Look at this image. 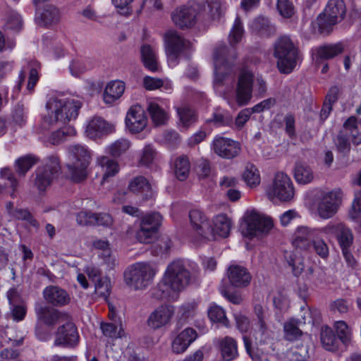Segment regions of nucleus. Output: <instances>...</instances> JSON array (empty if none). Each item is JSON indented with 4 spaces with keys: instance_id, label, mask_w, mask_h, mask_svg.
Listing matches in <instances>:
<instances>
[{
    "instance_id": "obj_25",
    "label": "nucleus",
    "mask_w": 361,
    "mask_h": 361,
    "mask_svg": "<svg viewBox=\"0 0 361 361\" xmlns=\"http://www.w3.org/2000/svg\"><path fill=\"white\" fill-rule=\"evenodd\" d=\"M43 296L47 303L56 307L66 305L71 301L69 294L64 289L56 286L46 287L43 290Z\"/></svg>"
},
{
    "instance_id": "obj_31",
    "label": "nucleus",
    "mask_w": 361,
    "mask_h": 361,
    "mask_svg": "<svg viewBox=\"0 0 361 361\" xmlns=\"http://www.w3.org/2000/svg\"><path fill=\"white\" fill-rule=\"evenodd\" d=\"M125 90V84L122 81L115 80L110 82L104 92V101L106 104H112L120 98Z\"/></svg>"
},
{
    "instance_id": "obj_54",
    "label": "nucleus",
    "mask_w": 361,
    "mask_h": 361,
    "mask_svg": "<svg viewBox=\"0 0 361 361\" xmlns=\"http://www.w3.org/2000/svg\"><path fill=\"white\" fill-rule=\"evenodd\" d=\"M95 293L106 299L111 293V283L108 277H99L95 282Z\"/></svg>"
},
{
    "instance_id": "obj_56",
    "label": "nucleus",
    "mask_w": 361,
    "mask_h": 361,
    "mask_svg": "<svg viewBox=\"0 0 361 361\" xmlns=\"http://www.w3.org/2000/svg\"><path fill=\"white\" fill-rule=\"evenodd\" d=\"M335 144L340 152L343 154L348 153L350 149L348 133H345L343 130L340 131L335 140Z\"/></svg>"
},
{
    "instance_id": "obj_7",
    "label": "nucleus",
    "mask_w": 361,
    "mask_h": 361,
    "mask_svg": "<svg viewBox=\"0 0 361 361\" xmlns=\"http://www.w3.org/2000/svg\"><path fill=\"white\" fill-rule=\"evenodd\" d=\"M61 170L57 157H49L46 163L35 171L33 185L39 192H44L49 187L53 180L56 178Z\"/></svg>"
},
{
    "instance_id": "obj_50",
    "label": "nucleus",
    "mask_w": 361,
    "mask_h": 361,
    "mask_svg": "<svg viewBox=\"0 0 361 361\" xmlns=\"http://www.w3.org/2000/svg\"><path fill=\"white\" fill-rule=\"evenodd\" d=\"M177 113L179 116L180 122L185 128H188L196 121L197 118L195 111L189 107H178L177 109Z\"/></svg>"
},
{
    "instance_id": "obj_29",
    "label": "nucleus",
    "mask_w": 361,
    "mask_h": 361,
    "mask_svg": "<svg viewBox=\"0 0 361 361\" xmlns=\"http://www.w3.org/2000/svg\"><path fill=\"white\" fill-rule=\"evenodd\" d=\"M19 287L10 288L7 292V298L11 305V314L13 320L19 322L23 319V298Z\"/></svg>"
},
{
    "instance_id": "obj_8",
    "label": "nucleus",
    "mask_w": 361,
    "mask_h": 361,
    "mask_svg": "<svg viewBox=\"0 0 361 361\" xmlns=\"http://www.w3.org/2000/svg\"><path fill=\"white\" fill-rule=\"evenodd\" d=\"M271 312L267 304H253V316L255 328L254 336L259 343H266L271 338V331L269 326Z\"/></svg>"
},
{
    "instance_id": "obj_5",
    "label": "nucleus",
    "mask_w": 361,
    "mask_h": 361,
    "mask_svg": "<svg viewBox=\"0 0 361 361\" xmlns=\"http://www.w3.org/2000/svg\"><path fill=\"white\" fill-rule=\"evenodd\" d=\"M274 55L278 59L279 71L285 74L293 71L299 59L298 49L288 36H282L276 41Z\"/></svg>"
},
{
    "instance_id": "obj_13",
    "label": "nucleus",
    "mask_w": 361,
    "mask_h": 361,
    "mask_svg": "<svg viewBox=\"0 0 361 361\" xmlns=\"http://www.w3.org/2000/svg\"><path fill=\"white\" fill-rule=\"evenodd\" d=\"M166 52L170 63L176 62L180 54L190 49L191 44L180 36L176 31L169 30L165 34Z\"/></svg>"
},
{
    "instance_id": "obj_46",
    "label": "nucleus",
    "mask_w": 361,
    "mask_h": 361,
    "mask_svg": "<svg viewBox=\"0 0 361 361\" xmlns=\"http://www.w3.org/2000/svg\"><path fill=\"white\" fill-rule=\"evenodd\" d=\"M98 162L104 171L102 178L103 180H106L108 178L115 176L118 172V164L107 157H100L98 159Z\"/></svg>"
},
{
    "instance_id": "obj_47",
    "label": "nucleus",
    "mask_w": 361,
    "mask_h": 361,
    "mask_svg": "<svg viewBox=\"0 0 361 361\" xmlns=\"http://www.w3.org/2000/svg\"><path fill=\"white\" fill-rule=\"evenodd\" d=\"M100 329L103 335L110 338H122L125 335L121 324L118 325L114 323H101Z\"/></svg>"
},
{
    "instance_id": "obj_4",
    "label": "nucleus",
    "mask_w": 361,
    "mask_h": 361,
    "mask_svg": "<svg viewBox=\"0 0 361 361\" xmlns=\"http://www.w3.org/2000/svg\"><path fill=\"white\" fill-rule=\"evenodd\" d=\"M68 161L66 167L71 180L81 183L87 178V168L92 157L90 150L84 145L76 144L68 147Z\"/></svg>"
},
{
    "instance_id": "obj_15",
    "label": "nucleus",
    "mask_w": 361,
    "mask_h": 361,
    "mask_svg": "<svg viewBox=\"0 0 361 361\" xmlns=\"http://www.w3.org/2000/svg\"><path fill=\"white\" fill-rule=\"evenodd\" d=\"M273 226L270 219L265 218L256 212H252L246 218L243 233L249 238L258 237L267 233Z\"/></svg>"
},
{
    "instance_id": "obj_22",
    "label": "nucleus",
    "mask_w": 361,
    "mask_h": 361,
    "mask_svg": "<svg viewBox=\"0 0 361 361\" xmlns=\"http://www.w3.org/2000/svg\"><path fill=\"white\" fill-rule=\"evenodd\" d=\"M61 19V12L54 5L47 4L42 10L36 13L35 21L40 27L51 28L59 23Z\"/></svg>"
},
{
    "instance_id": "obj_27",
    "label": "nucleus",
    "mask_w": 361,
    "mask_h": 361,
    "mask_svg": "<svg viewBox=\"0 0 361 361\" xmlns=\"http://www.w3.org/2000/svg\"><path fill=\"white\" fill-rule=\"evenodd\" d=\"M227 274L231 284L236 288H244L250 283L251 274L244 267L230 266Z\"/></svg>"
},
{
    "instance_id": "obj_10",
    "label": "nucleus",
    "mask_w": 361,
    "mask_h": 361,
    "mask_svg": "<svg viewBox=\"0 0 361 361\" xmlns=\"http://www.w3.org/2000/svg\"><path fill=\"white\" fill-rule=\"evenodd\" d=\"M270 197H276L281 202H289L294 197V188L290 177L283 173H277L272 185L267 189Z\"/></svg>"
},
{
    "instance_id": "obj_3",
    "label": "nucleus",
    "mask_w": 361,
    "mask_h": 361,
    "mask_svg": "<svg viewBox=\"0 0 361 361\" xmlns=\"http://www.w3.org/2000/svg\"><path fill=\"white\" fill-rule=\"evenodd\" d=\"M243 35V22L240 18L237 16L228 35V42L231 47L222 44H219L214 49L213 60L214 83L216 85H220L226 76L231 71L234 62L237 59V53L234 46L240 42Z\"/></svg>"
},
{
    "instance_id": "obj_9",
    "label": "nucleus",
    "mask_w": 361,
    "mask_h": 361,
    "mask_svg": "<svg viewBox=\"0 0 361 361\" xmlns=\"http://www.w3.org/2000/svg\"><path fill=\"white\" fill-rule=\"evenodd\" d=\"M345 13V4L343 0H329L323 13L317 18L320 30H328L329 27L343 20Z\"/></svg>"
},
{
    "instance_id": "obj_28",
    "label": "nucleus",
    "mask_w": 361,
    "mask_h": 361,
    "mask_svg": "<svg viewBox=\"0 0 361 361\" xmlns=\"http://www.w3.org/2000/svg\"><path fill=\"white\" fill-rule=\"evenodd\" d=\"M38 317L47 326L63 323L69 319L67 314L50 307H40L38 311Z\"/></svg>"
},
{
    "instance_id": "obj_17",
    "label": "nucleus",
    "mask_w": 361,
    "mask_h": 361,
    "mask_svg": "<svg viewBox=\"0 0 361 361\" xmlns=\"http://www.w3.org/2000/svg\"><path fill=\"white\" fill-rule=\"evenodd\" d=\"M252 85L253 74L247 69H242L238 76L235 91L238 105L244 106L248 104L252 98Z\"/></svg>"
},
{
    "instance_id": "obj_57",
    "label": "nucleus",
    "mask_w": 361,
    "mask_h": 361,
    "mask_svg": "<svg viewBox=\"0 0 361 361\" xmlns=\"http://www.w3.org/2000/svg\"><path fill=\"white\" fill-rule=\"evenodd\" d=\"M277 9L284 18H290L294 13V6L290 0H278Z\"/></svg>"
},
{
    "instance_id": "obj_59",
    "label": "nucleus",
    "mask_w": 361,
    "mask_h": 361,
    "mask_svg": "<svg viewBox=\"0 0 361 361\" xmlns=\"http://www.w3.org/2000/svg\"><path fill=\"white\" fill-rule=\"evenodd\" d=\"M207 122H213L217 126H224L231 125L233 123V119L228 114L215 112L213 114L212 118L207 120Z\"/></svg>"
},
{
    "instance_id": "obj_34",
    "label": "nucleus",
    "mask_w": 361,
    "mask_h": 361,
    "mask_svg": "<svg viewBox=\"0 0 361 361\" xmlns=\"http://www.w3.org/2000/svg\"><path fill=\"white\" fill-rule=\"evenodd\" d=\"M294 177L299 184L305 185L313 180L314 172L307 164L297 162L294 168Z\"/></svg>"
},
{
    "instance_id": "obj_61",
    "label": "nucleus",
    "mask_w": 361,
    "mask_h": 361,
    "mask_svg": "<svg viewBox=\"0 0 361 361\" xmlns=\"http://www.w3.org/2000/svg\"><path fill=\"white\" fill-rule=\"evenodd\" d=\"M39 67V64L38 63H35L34 66L32 67L30 70L28 82L27 85V91L31 94L34 87L36 85L37 82L39 80V75L37 68Z\"/></svg>"
},
{
    "instance_id": "obj_12",
    "label": "nucleus",
    "mask_w": 361,
    "mask_h": 361,
    "mask_svg": "<svg viewBox=\"0 0 361 361\" xmlns=\"http://www.w3.org/2000/svg\"><path fill=\"white\" fill-rule=\"evenodd\" d=\"M175 312V306L166 303L161 304L149 314L146 321L147 326L153 331L166 327L171 323Z\"/></svg>"
},
{
    "instance_id": "obj_43",
    "label": "nucleus",
    "mask_w": 361,
    "mask_h": 361,
    "mask_svg": "<svg viewBox=\"0 0 361 361\" xmlns=\"http://www.w3.org/2000/svg\"><path fill=\"white\" fill-rule=\"evenodd\" d=\"M94 65L90 59H74L69 65V71L72 75L78 77L92 69Z\"/></svg>"
},
{
    "instance_id": "obj_64",
    "label": "nucleus",
    "mask_w": 361,
    "mask_h": 361,
    "mask_svg": "<svg viewBox=\"0 0 361 361\" xmlns=\"http://www.w3.org/2000/svg\"><path fill=\"white\" fill-rule=\"evenodd\" d=\"M156 152L154 149L151 145H147L143 149L142 154L141 157L140 161L144 165L150 164L154 157H155Z\"/></svg>"
},
{
    "instance_id": "obj_21",
    "label": "nucleus",
    "mask_w": 361,
    "mask_h": 361,
    "mask_svg": "<svg viewBox=\"0 0 361 361\" xmlns=\"http://www.w3.org/2000/svg\"><path fill=\"white\" fill-rule=\"evenodd\" d=\"M114 130L115 127L113 124L106 122L101 117L95 116L89 121L85 134L89 138L96 140L111 134Z\"/></svg>"
},
{
    "instance_id": "obj_41",
    "label": "nucleus",
    "mask_w": 361,
    "mask_h": 361,
    "mask_svg": "<svg viewBox=\"0 0 361 361\" xmlns=\"http://www.w3.org/2000/svg\"><path fill=\"white\" fill-rule=\"evenodd\" d=\"M221 351L224 360H233L238 355L236 341L231 337H225L221 342Z\"/></svg>"
},
{
    "instance_id": "obj_14",
    "label": "nucleus",
    "mask_w": 361,
    "mask_h": 361,
    "mask_svg": "<svg viewBox=\"0 0 361 361\" xmlns=\"http://www.w3.org/2000/svg\"><path fill=\"white\" fill-rule=\"evenodd\" d=\"M80 336L75 324L68 319L60 325L56 334L54 345L65 348H74L78 345Z\"/></svg>"
},
{
    "instance_id": "obj_37",
    "label": "nucleus",
    "mask_w": 361,
    "mask_h": 361,
    "mask_svg": "<svg viewBox=\"0 0 361 361\" xmlns=\"http://www.w3.org/2000/svg\"><path fill=\"white\" fill-rule=\"evenodd\" d=\"M343 130L345 133H348V137L351 138L353 144L361 143V126H358L355 116H351L345 121Z\"/></svg>"
},
{
    "instance_id": "obj_48",
    "label": "nucleus",
    "mask_w": 361,
    "mask_h": 361,
    "mask_svg": "<svg viewBox=\"0 0 361 361\" xmlns=\"http://www.w3.org/2000/svg\"><path fill=\"white\" fill-rule=\"evenodd\" d=\"M245 182L250 188L258 185L260 183V176L258 169L253 164H248L243 174Z\"/></svg>"
},
{
    "instance_id": "obj_36",
    "label": "nucleus",
    "mask_w": 361,
    "mask_h": 361,
    "mask_svg": "<svg viewBox=\"0 0 361 361\" xmlns=\"http://www.w3.org/2000/svg\"><path fill=\"white\" fill-rule=\"evenodd\" d=\"M23 26L21 15L16 11L11 10L6 15L4 28L13 33L20 32Z\"/></svg>"
},
{
    "instance_id": "obj_49",
    "label": "nucleus",
    "mask_w": 361,
    "mask_h": 361,
    "mask_svg": "<svg viewBox=\"0 0 361 361\" xmlns=\"http://www.w3.org/2000/svg\"><path fill=\"white\" fill-rule=\"evenodd\" d=\"M210 16L214 19H219L226 11L225 0H206Z\"/></svg>"
},
{
    "instance_id": "obj_20",
    "label": "nucleus",
    "mask_w": 361,
    "mask_h": 361,
    "mask_svg": "<svg viewBox=\"0 0 361 361\" xmlns=\"http://www.w3.org/2000/svg\"><path fill=\"white\" fill-rule=\"evenodd\" d=\"M126 125L132 133H140L146 127L147 118L140 105H134L129 109L126 117Z\"/></svg>"
},
{
    "instance_id": "obj_62",
    "label": "nucleus",
    "mask_w": 361,
    "mask_h": 361,
    "mask_svg": "<svg viewBox=\"0 0 361 361\" xmlns=\"http://www.w3.org/2000/svg\"><path fill=\"white\" fill-rule=\"evenodd\" d=\"M361 213V191L355 193V198L349 211V216L351 219L355 220Z\"/></svg>"
},
{
    "instance_id": "obj_53",
    "label": "nucleus",
    "mask_w": 361,
    "mask_h": 361,
    "mask_svg": "<svg viewBox=\"0 0 361 361\" xmlns=\"http://www.w3.org/2000/svg\"><path fill=\"white\" fill-rule=\"evenodd\" d=\"M0 178L4 181L5 185H8L12 190L11 197L14 198L16 197V191L18 187V181L16 180L13 173L9 168H3L0 171Z\"/></svg>"
},
{
    "instance_id": "obj_26",
    "label": "nucleus",
    "mask_w": 361,
    "mask_h": 361,
    "mask_svg": "<svg viewBox=\"0 0 361 361\" xmlns=\"http://www.w3.org/2000/svg\"><path fill=\"white\" fill-rule=\"evenodd\" d=\"M197 337L196 331L192 328H186L180 332L173 340L172 351L176 354L184 353Z\"/></svg>"
},
{
    "instance_id": "obj_30",
    "label": "nucleus",
    "mask_w": 361,
    "mask_h": 361,
    "mask_svg": "<svg viewBox=\"0 0 361 361\" xmlns=\"http://www.w3.org/2000/svg\"><path fill=\"white\" fill-rule=\"evenodd\" d=\"M231 228V222L225 214H219L213 220V227L210 228L209 238H215L216 235L222 238L228 236Z\"/></svg>"
},
{
    "instance_id": "obj_44",
    "label": "nucleus",
    "mask_w": 361,
    "mask_h": 361,
    "mask_svg": "<svg viewBox=\"0 0 361 361\" xmlns=\"http://www.w3.org/2000/svg\"><path fill=\"white\" fill-rule=\"evenodd\" d=\"M320 338L322 345L327 350H334L338 346V339L330 327H322Z\"/></svg>"
},
{
    "instance_id": "obj_45",
    "label": "nucleus",
    "mask_w": 361,
    "mask_h": 361,
    "mask_svg": "<svg viewBox=\"0 0 361 361\" xmlns=\"http://www.w3.org/2000/svg\"><path fill=\"white\" fill-rule=\"evenodd\" d=\"M284 338L289 341L298 340L302 335L295 319H290L283 324Z\"/></svg>"
},
{
    "instance_id": "obj_63",
    "label": "nucleus",
    "mask_w": 361,
    "mask_h": 361,
    "mask_svg": "<svg viewBox=\"0 0 361 361\" xmlns=\"http://www.w3.org/2000/svg\"><path fill=\"white\" fill-rule=\"evenodd\" d=\"M96 214L87 211H81L77 215V222L80 225H88L95 223Z\"/></svg>"
},
{
    "instance_id": "obj_60",
    "label": "nucleus",
    "mask_w": 361,
    "mask_h": 361,
    "mask_svg": "<svg viewBox=\"0 0 361 361\" xmlns=\"http://www.w3.org/2000/svg\"><path fill=\"white\" fill-rule=\"evenodd\" d=\"M315 252L322 258L325 259L329 256V247L323 239L314 238L312 244Z\"/></svg>"
},
{
    "instance_id": "obj_23",
    "label": "nucleus",
    "mask_w": 361,
    "mask_h": 361,
    "mask_svg": "<svg viewBox=\"0 0 361 361\" xmlns=\"http://www.w3.org/2000/svg\"><path fill=\"white\" fill-rule=\"evenodd\" d=\"M171 18L181 29L192 27L197 21V11L191 6H181L172 13Z\"/></svg>"
},
{
    "instance_id": "obj_38",
    "label": "nucleus",
    "mask_w": 361,
    "mask_h": 361,
    "mask_svg": "<svg viewBox=\"0 0 361 361\" xmlns=\"http://www.w3.org/2000/svg\"><path fill=\"white\" fill-rule=\"evenodd\" d=\"M147 111L152 122L157 126L165 125L169 119L166 111L155 102L148 104Z\"/></svg>"
},
{
    "instance_id": "obj_35",
    "label": "nucleus",
    "mask_w": 361,
    "mask_h": 361,
    "mask_svg": "<svg viewBox=\"0 0 361 361\" xmlns=\"http://www.w3.org/2000/svg\"><path fill=\"white\" fill-rule=\"evenodd\" d=\"M251 29L262 37H269L276 31L274 26L270 23L269 20L262 16L255 18L252 21Z\"/></svg>"
},
{
    "instance_id": "obj_24",
    "label": "nucleus",
    "mask_w": 361,
    "mask_h": 361,
    "mask_svg": "<svg viewBox=\"0 0 361 361\" xmlns=\"http://www.w3.org/2000/svg\"><path fill=\"white\" fill-rule=\"evenodd\" d=\"M189 218L193 230L202 238L209 239L210 225L203 212L198 209H191Z\"/></svg>"
},
{
    "instance_id": "obj_39",
    "label": "nucleus",
    "mask_w": 361,
    "mask_h": 361,
    "mask_svg": "<svg viewBox=\"0 0 361 361\" xmlns=\"http://www.w3.org/2000/svg\"><path fill=\"white\" fill-rule=\"evenodd\" d=\"M174 173L179 180H185L190 173V162L186 155H180L174 161Z\"/></svg>"
},
{
    "instance_id": "obj_32",
    "label": "nucleus",
    "mask_w": 361,
    "mask_h": 361,
    "mask_svg": "<svg viewBox=\"0 0 361 361\" xmlns=\"http://www.w3.org/2000/svg\"><path fill=\"white\" fill-rule=\"evenodd\" d=\"M128 189L135 192L140 193L145 200L152 196V188L148 180L143 176H140L134 178L128 185Z\"/></svg>"
},
{
    "instance_id": "obj_51",
    "label": "nucleus",
    "mask_w": 361,
    "mask_h": 361,
    "mask_svg": "<svg viewBox=\"0 0 361 361\" xmlns=\"http://www.w3.org/2000/svg\"><path fill=\"white\" fill-rule=\"evenodd\" d=\"M208 317L213 322H217L224 326H228V319L224 310L218 305L212 306L208 310Z\"/></svg>"
},
{
    "instance_id": "obj_40",
    "label": "nucleus",
    "mask_w": 361,
    "mask_h": 361,
    "mask_svg": "<svg viewBox=\"0 0 361 361\" xmlns=\"http://www.w3.org/2000/svg\"><path fill=\"white\" fill-rule=\"evenodd\" d=\"M141 58L145 66L149 71L155 72L158 70L155 51L148 44L141 47Z\"/></svg>"
},
{
    "instance_id": "obj_6",
    "label": "nucleus",
    "mask_w": 361,
    "mask_h": 361,
    "mask_svg": "<svg viewBox=\"0 0 361 361\" xmlns=\"http://www.w3.org/2000/svg\"><path fill=\"white\" fill-rule=\"evenodd\" d=\"M156 273L157 270L149 263L137 262L125 271V281L135 290H144L152 283Z\"/></svg>"
},
{
    "instance_id": "obj_42",
    "label": "nucleus",
    "mask_w": 361,
    "mask_h": 361,
    "mask_svg": "<svg viewBox=\"0 0 361 361\" xmlns=\"http://www.w3.org/2000/svg\"><path fill=\"white\" fill-rule=\"evenodd\" d=\"M336 237L341 250L349 248L353 244V233L349 228L343 224H338Z\"/></svg>"
},
{
    "instance_id": "obj_55",
    "label": "nucleus",
    "mask_w": 361,
    "mask_h": 361,
    "mask_svg": "<svg viewBox=\"0 0 361 361\" xmlns=\"http://www.w3.org/2000/svg\"><path fill=\"white\" fill-rule=\"evenodd\" d=\"M130 142L127 139L121 138L115 141L109 147L110 154L114 157H118L123 153H125L130 147Z\"/></svg>"
},
{
    "instance_id": "obj_11",
    "label": "nucleus",
    "mask_w": 361,
    "mask_h": 361,
    "mask_svg": "<svg viewBox=\"0 0 361 361\" xmlns=\"http://www.w3.org/2000/svg\"><path fill=\"white\" fill-rule=\"evenodd\" d=\"M161 216L157 212H152L141 216L140 228L136 238L141 243H150L154 238L161 225Z\"/></svg>"
},
{
    "instance_id": "obj_1",
    "label": "nucleus",
    "mask_w": 361,
    "mask_h": 361,
    "mask_svg": "<svg viewBox=\"0 0 361 361\" xmlns=\"http://www.w3.org/2000/svg\"><path fill=\"white\" fill-rule=\"evenodd\" d=\"M81 107L82 102L78 99L51 97L46 103V114L42 116L37 130L40 138L45 142L56 145L66 136L75 135V129L65 125L78 118Z\"/></svg>"
},
{
    "instance_id": "obj_33",
    "label": "nucleus",
    "mask_w": 361,
    "mask_h": 361,
    "mask_svg": "<svg viewBox=\"0 0 361 361\" xmlns=\"http://www.w3.org/2000/svg\"><path fill=\"white\" fill-rule=\"evenodd\" d=\"M343 51L341 43L328 44L319 47L316 50L317 60L331 59Z\"/></svg>"
},
{
    "instance_id": "obj_19",
    "label": "nucleus",
    "mask_w": 361,
    "mask_h": 361,
    "mask_svg": "<svg viewBox=\"0 0 361 361\" xmlns=\"http://www.w3.org/2000/svg\"><path fill=\"white\" fill-rule=\"evenodd\" d=\"M212 149L219 157L232 159L240 151L239 143L224 137H216L212 142Z\"/></svg>"
},
{
    "instance_id": "obj_52",
    "label": "nucleus",
    "mask_w": 361,
    "mask_h": 361,
    "mask_svg": "<svg viewBox=\"0 0 361 361\" xmlns=\"http://www.w3.org/2000/svg\"><path fill=\"white\" fill-rule=\"evenodd\" d=\"M335 329L337 339H339L344 345H348L351 340V330L343 321H338L335 323Z\"/></svg>"
},
{
    "instance_id": "obj_2",
    "label": "nucleus",
    "mask_w": 361,
    "mask_h": 361,
    "mask_svg": "<svg viewBox=\"0 0 361 361\" xmlns=\"http://www.w3.org/2000/svg\"><path fill=\"white\" fill-rule=\"evenodd\" d=\"M195 281V274L190 271L185 262L176 259L167 265L161 280L151 290V295L159 300L175 301L179 293Z\"/></svg>"
},
{
    "instance_id": "obj_16",
    "label": "nucleus",
    "mask_w": 361,
    "mask_h": 361,
    "mask_svg": "<svg viewBox=\"0 0 361 361\" xmlns=\"http://www.w3.org/2000/svg\"><path fill=\"white\" fill-rule=\"evenodd\" d=\"M341 197L342 192L339 188L325 192L317 207L319 217L324 219L332 217L338 210Z\"/></svg>"
},
{
    "instance_id": "obj_18",
    "label": "nucleus",
    "mask_w": 361,
    "mask_h": 361,
    "mask_svg": "<svg viewBox=\"0 0 361 361\" xmlns=\"http://www.w3.org/2000/svg\"><path fill=\"white\" fill-rule=\"evenodd\" d=\"M318 232L316 228L308 226H298L292 236V245L296 249L308 250L314 238H318Z\"/></svg>"
},
{
    "instance_id": "obj_58",
    "label": "nucleus",
    "mask_w": 361,
    "mask_h": 361,
    "mask_svg": "<svg viewBox=\"0 0 361 361\" xmlns=\"http://www.w3.org/2000/svg\"><path fill=\"white\" fill-rule=\"evenodd\" d=\"M118 12L123 16H129L133 12L131 4L134 0H111Z\"/></svg>"
}]
</instances>
